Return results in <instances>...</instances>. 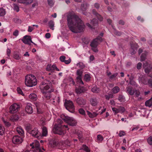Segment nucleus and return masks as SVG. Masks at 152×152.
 Instances as JSON below:
<instances>
[{
  "mask_svg": "<svg viewBox=\"0 0 152 152\" xmlns=\"http://www.w3.org/2000/svg\"><path fill=\"white\" fill-rule=\"evenodd\" d=\"M66 57L64 56H61L59 58V59L62 62H64L65 61Z\"/></svg>",
  "mask_w": 152,
  "mask_h": 152,
  "instance_id": "56",
  "label": "nucleus"
},
{
  "mask_svg": "<svg viewBox=\"0 0 152 152\" xmlns=\"http://www.w3.org/2000/svg\"><path fill=\"white\" fill-rule=\"evenodd\" d=\"M25 111L28 114H31L33 112V109L30 104H27L25 109Z\"/></svg>",
  "mask_w": 152,
  "mask_h": 152,
  "instance_id": "19",
  "label": "nucleus"
},
{
  "mask_svg": "<svg viewBox=\"0 0 152 152\" xmlns=\"http://www.w3.org/2000/svg\"><path fill=\"white\" fill-rule=\"evenodd\" d=\"M112 110L115 113V114H116L120 112V110L115 107L112 108Z\"/></svg>",
  "mask_w": 152,
  "mask_h": 152,
  "instance_id": "49",
  "label": "nucleus"
},
{
  "mask_svg": "<svg viewBox=\"0 0 152 152\" xmlns=\"http://www.w3.org/2000/svg\"><path fill=\"white\" fill-rule=\"evenodd\" d=\"M91 76L90 75L88 74H86L84 75V79L86 81H89L91 80Z\"/></svg>",
  "mask_w": 152,
  "mask_h": 152,
  "instance_id": "41",
  "label": "nucleus"
},
{
  "mask_svg": "<svg viewBox=\"0 0 152 152\" xmlns=\"http://www.w3.org/2000/svg\"><path fill=\"white\" fill-rule=\"evenodd\" d=\"M26 129L27 131H30L31 129V126L30 124L27 125L26 127Z\"/></svg>",
  "mask_w": 152,
  "mask_h": 152,
  "instance_id": "54",
  "label": "nucleus"
},
{
  "mask_svg": "<svg viewBox=\"0 0 152 152\" xmlns=\"http://www.w3.org/2000/svg\"><path fill=\"white\" fill-rule=\"evenodd\" d=\"M67 21L69 28L72 32L77 33L83 31L85 26L83 22L73 11L69 12Z\"/></svg>",
  "mask_w": 152,
  "mask_h": 152,
  "instance_id": "1",
  "label": "nucleus"
},
{
  "mask_svg": "<svg viewBox=\"0 0 152 152\" xmlns=\"http://www.w3.org/2000/svg\"><path fill=\"white\" fill-rule=\"evenodd\" d=\"M23 141V138L18 135H15L12 138V142L15 144H18L21 143Z\"/></svg>",
  "mask_w": 152,
  "mask_h": 152,
  "instance_id": "10",
  "label": "nucleus"
},
{
  "mask_svg": "<svg viewBox=\"0 0 152 152\" xmlns=\"http://www.w3.org/2000/svg\"><path fill=\"white\" fill-rule=\"evenodd\" d=\"M45 93V94L44 95V96L45 97V98L48 99H50V94L49 93Z\"/></svg>",
  "mask_w": 152,
  "mask_h": 152,
  "instance_id": "57",
  "label": "nucleus"
},
{
  "mask_svg": "<svg viewBox=\"0 0 152 152\" xmlns=\"http://www.w3.org/2000/svg\"><path fill=\"white\" fill-rule=\"evenodd\" d=\"M135 90L131 86H129L126 88L127 93L130 95H134Z\"/></svg>",
  "mask_w": 152,
  "mask_h": 152,
  "instance_id": "21",
  "label": "nucleus"
},
{
  "mask_svg": "<svg viewBox=\"0 0 152 152\" xmlns=\"http://www.w3.org/2000/svg\"><path fill=\"white\" fill-rule=\"evenodd\" d=\"M91 91L95 93H98L101 91L100 89L97 87H94L91 89Z\"/></svg>",
  "mask_w": 152,
  "mask_h": 152,
  "instance_id": "30",
  "label": "nucleus"
},
{
  "mask_svg": "<svg viewBox=\"0 0 152 152\" xmlns=\"http://www.w3.org/2000/svg\"><path fill=\"white\" fill-rule=\"evenodd\" d=\"M49 81L47 80L43 81L39 86V88L41 92L43 93H50L53 92V90L48 85Z\"/></svg>",
  "mask_w": 152,
  "mask_h": 152,
  "instance_id": "4",
  "label": "nucleus"
},
{
  "mask_svg": "<svg viewBox=\"0 0 152 152\" xmlns=\"http://www.w3.org/2000/svg\"><path fill=\"white\" fill-rule=\"evenodd\" d=\"M37 110L38 114L42 113L43 112L42 109L43 104L39 102H36L35 104Z\"/></svg>",
  "mask_w": 152,
  "mask_h": 152,
  "instance_id": "15",
  "label": "nucleus"
},
{
  "mask_svg": "<svg viewBox=\"0 0 152 152\" xmlns=\"http://www.w3.org/2000/svg\"><path fill=\"white\" fill-rule=\"evenodd\" d=\"M22 42L26 44L30 45L31 42H32L31 39H22Z\"/></svg>",
  "mask_w": 152,
  "mask_h": 152,
  "instance_id": "28",
  "label": "nucleus"
},
{
  "mask_svg": "<svg viewBox=\"0 0 152 152\" xmlns=\"http://www.w3.org/2000/svg\"><path fill=\"white\" fill-rule=\"evenodd\" d=\"M91 104L93 106H96L97 105L98 101L96 98H92L90 100Z\"/></svg>",
  "mask_w": 152,
  "mask_h": 152,
  "instance_id": "24",
  "label": "nucleus"
},
{
  "mask_svg": "<svg viewBox=\"0 0 152 152\" xmlns=\"http://www.w3.org/2000/svg\"><path fill=\"white\" fill-rule=\"evenodd\" d=\"M63 122L61 119H57V123L55 124L53 128V131L54 134L63 135L65 133L66 130H68V126L62 125Z\"/></svg>",
  "mask_w": 152,
  "mask_h": 152,
  "instance_id": "2",
  "label": "nucleus"
},
{
  "mask_svg": "<svg viewBox=\"0 0 152 152\" xmlns=\"http://www.w3.org/2000/svg\"><path fill=\"white\" fill-rule=\"evenodd\" d=\"M31 133L33 136L35 137H38L40 135V134L38 130L35 128L31 131Z\"/></svg>",
  "mask_w": 152,
  "mask_h": 152,
  "instance_id": "22",
  "label": "nucleus"
},
{
  "mask_svg": "<svg viewBox=\"0 0 152 152\" xmlns=\"http://www.w3.org/2000/svg\"><path fill=\"white\" fill-rule=\"evenodd\" d=\"M134 93L135 97H139L140 94V91L139 90H135Z\"/></svg>",
  "mask_w": 152,
  "mask_h": 152,
  "instance_id": "47",
  "label": "nucleus"
},
{
  "mask_svg": "<svg viewBox=\"0 0 152 152\" xmlns=\"http://www.w3.org/2000/svg\"><path fill=\"white\" fill-rule=\"evenodd\" d=\"M46 69L47 71L50 72H54L55 69L57 71H59L55 64H53L52 65L51 64H48Z\"/></svg>",
  "mask_w": 152,
  "mask_h": 152,
  "instance_id": "14",
  "label": "nucleus"
},
{
  "mask_svg": "<svg viewBox=\"0 0 152 152\" xmlns=\"http://www.w3.org/2000/svg\"><path fill=\"white\" fill-rule=\"evenodd\" d=\"M14 9L16 12H18L19 11V7L17 5L14 4Z\"/></svg>",
  "mask_w": 152,
  "mask_h": 152,
  "instance_id": "63",
  "label": "nucleus"
},
{
  "mask_svg": "<svg viewBox=\"0 0 152 152\" xmlns=\"http://www.w3.org/2000/svg\"><path fill=\"white\" fill-rule=\"evenodd\" d=\"M79 113L81 114L82 115H85V112L83 108H80L79 110Z\"/></svg>",
  "mask_w": 152,
  "mask_h": 152,
  "instance_id": "50",
  "label": "nucleus"
},
{
  "mask_svg": "<svg viewBox=\"0 0 152 152\" xmlns=\"http://www.w3.org/2000/svg\"><path fill=\"white\" fill-rule=\"evenodd\" d=\"M83 72V70L81 69H78L77 70L76 72V75L77 76L76 77V79L77 80L81 79Z\"/></svg>",
  "mask_w": 152,
  "mask_h": 152,
  "instance_id": "23",
  "label": "nucleus"
},
{
  "mask_svg": "<svg viewBox=\"0 0 152 152\" xmlns=\"http://www.w3.org/2000/svg\"><path fill=\"white\" fill-rule=\"evenodd\" d=\"M130 48L129 50L130 54L132 55H134L136 53L138 48L139 47V45L137 44L134 41H131L130 42Z\"/></svg>",
  "mask_w": 152,
  "mask_h": 152,
  "instance_id": "6",
  "label": "nucleus"
},
{
  "mask_svg": "<svg viewBox=\"0 0 152 152\" xmlns=\"http://www.w3.org/2000/svg\"><path fill=\"white\" fill-rule=\"evenodd\" d=\"M20 108V105L17 103L13 104L10 108L9 112L11 113H17Z\"/></svg>",
  "mask_w": 152,
  "mask_h": 152,
  "instance_id": "9",
  "label": "nucleus"
},
{
  "mask_svg": "<svg viewBox=\"0 0 152 152\" xmlns=\"http://www.w3.org/2000/svg\"><path fill=\"white\" fill-rule=\"evenodd\" d=\"M48 4L50 6H53L54 4V3L52 0H48Z\"/></svg>",
  "mask_w": 152,
  "mask_h": 152,
  "instance_id": "55",
  "label": "nucleus"
},
{
  "mask_svg": "<svg viewBox=\"0 0 152 152\" xmlns=\"http://www.w3.org/2000/svg\"><path fill=\"white\" fill-rule=\"evenodd\" d=\"M148 66L146 68H145L144 70L145 73L149 74L150 73H151L148 75V76L151 78L152 77V64H148V63L146 62L144 63L143 65V67Z\"/></svg>",
  "mask_w": 152,
  "mask_h": 152,
  "instance_id": "8",
  "label": "nucleus"
},
{
  "mask_svg": "<svg viewBox=\"0 0 152 152\" xmlns=\"http://www.w3.org/2000/svg\"><path fill=\"white\" fill-rule=\"evenodd\" d=\"M11 118L12 119L14 120V121H16L19 119V117L17 116V115H13Z\"/></svg>",
  "mask_w": 152,
  "mask_h": 152,
  "instance_id": "53",
  "label": "nucleus"
},
{
  "mask_svg": "<svg viewBox=\"0 0 152 152\" xmlns=\"http://www.w3.org/2000/svg\"><path fill=\"white\" fill-rule=\"evenodd\" d=\"M25 83L27 86L32 87L37 85V80L34 75H28L25 76Z\"/></svg>",
  "mask_w": 152,
  "mask_h": 152,
  "instance_id": "3",
  "label": "nucleus"
},
{
  "mask_svg": "<svg viewBox=\"0 0 152 152\" xmlns=\"http://www.w3.org/2000/svg\"><path fill=\"white\" fill-rule=\"evenodd\" d=\"M86 91V90L84 87L80 86H79L78 88H76L75 89V92L77 94L84 93Z\"/></svg>",
  "mask_w": 152,
  "mask_h": 152,
  "instance_id": "17",
  "label": "nucleus"
},
{
  "mask_svg": "<svg viewBox=\"0 0 152 152\" xmlns=\"http://www.w3.org/2000/svg\"><path fill=\"white\" fill-rule=\"evenodd\" d=\"M83 42L85 44H88L89 42L88 39H82Z\"/></svg>",
  "mask_w": 152,
  "mask_h": 152,
  "instance_id": "52",
  "label": "nucleus"
},
{
  "mask_svg": "<svg viewBox=\"0 0 152 152\" xmlns=\"http://www.w3.org/2000/svg\"><path fill=\"white\" fill-rule=\"evenodd\" d=\"M49 143L50 146L53 148H56L59 144L57 139L55 138L51 139L49 142Z\"/></svg>",
  "mask_w": 152,
  "mask_h": 152,
  "instance_id": "12",
  "label": "nucleus"
},
{
  "mask_svg": "<svg viewBox=\"0 0 152 152\" xmlns=\"http://www.w3.org/2000/svg\"><path fill=\"white\" fill-rule=\"evenodd\" d=\"M129 84L133 86H137V84L136 82L133 80H130Z\"/></svg>",
  "mask_w": 152,
  "mask_h": 152,
  "instance_id": "51",
  "label": "nucleus"
},
{
  "mask_svg": "<svg viewBox=\"0 0 152 152\" xmlns=\"http://www.w3.org/2000/svg\"><path fill=\"white\" fill-rule=\"evenodd\" d=\"M76 103L79 105H84L86 104V100L82 98H77L76 100Z\"/></svg>",
  "mask_w": 152,
  "mask_h": 152,
  "instance_id": "18",
  "label": "nucleus"
},
{
  "mask_svg": "<svg viewBox=\"0 0 152 152\" xmlns=\"http://www.w3.org/2000/svg\"><path fill=\"white\" fill-rule=\"evenodd\" d=\"M77 66H78L79 68L81 70L85 67V65L82 62H79L77 63Z\"/></svg>",
  "mask_w": 152,
  "mask_h": 152,
  "instance_id": "44",
  "label": "nucleus"
},
{
  "mask_svg": "<svg viewBox=\"0 0 152 152\" xmlns=\"http://www.w3.org/2000/svg\"><path fill=\"white\" fill-rule=\"evenodd\" d=\"M148 142L150 145H152V136H150L147 139Z\"/></svg>",
  "mask_w": 152,
  "mask_h": 152,
  "instance_id": "48",
  "label": "nucleus"
},
{
  "mask_svg": "<svg viewBox=\"0 0 152 152\" xmlns=\"http://www.w3.org/2000/svg\"><path fill=\"white\" fill-rule=\"evenodd\" d=\"M5 129L3 127L0 125V135H3Z\"/></svg>",
  "mask_w": 152,
  "mask_h": 152,
  "instance_id": "46",
  "label": "nucleus"
},
{
  "mask_svg": "<svg viewBox=\"0 0 152 152\" xmlns=\"http://www.w3.org/2000/svg\"><path fill=\"white\" fill-rule=\"evenodd\" d=\"M17 131L20 135L21 136L23 135L24 132L23 130L22 129L19 127H17Z\"/></svg>",
  "mask_w": 152,
  "mask_h": 152,
  "instance_id": "38",
  "label": "nucleus"
},
{
  "mask_svg": "<svg viewBox=\"0 0 152 152\" xmlns=\"http://www.w3.org/2000/svg\"><path fill=\"white\" fill-rule=\"evenodd\" d=\"M89 4L87 3H85L81 4V9L83 11V14L86 16L88 15L89 13L85 12L87 9Z\"/></svg>",
  "mask_w": 152,
  "mask_h": 152,
  "instance_id": "16",
  "label": "nucleus"
},
{
  "mask_svg": "<svg viewBox=\"0 0 152 152\" xmlns=\"http://www.w3.org/2000/svg\"><path fill=\"white\" fill-rule=\"evenodd\" d=\"M118 74L117 73H115L113 74V75H112L111 76H110V79H114V78H115L116 77V76H117Z\"/></svg>",
  "mask_w": 152,
  "mask_h": 152,
  "instance_id": "64",
  "label": "nucleus"
},
{
  "mask_svg": "<svg viewBox=\"0 0 152 152\" xmlns=\"http://www.w3.org/2000/svg\"><path fill=\"white\" fill-rule=\"evenodd\" d=\"M13 57L15 59L18 60L20 59L21 58V57L19 54L17 53L14 54L13 56Z\"/></svg>",
  "mask_w": 152,
  "mask_h": 152,
  "instance_id": "45",
  "label": "nucleus"
},
{
  "mask_svg": "<svg viewBox=\"0 0 152 152\" xmlns=\"http://www.w3.org/2000/svg\"><path fill=\"white\" fill-rule=\"evenodd\" d=\"M18 2L20 3H23L26 4L31 3L33 1V0H18Z\"/></svg>",
  "mask_w": 152,
  "mask_h": 152,
  "instance_id": "27",
  "label": "nucleus"
},
{
  "mask_svg": "<svg viewBox=\"0 0 152 152\" xmlns=\"http://www.w3.org/2000/svg\"><path fill=\"white\" fill-rule=\"evenodd\" d=\"M48 25L50 28L51 29L53 30L54 29V22L52 20H50L48 22Z\"/></svg>",
  "mask_w": 152,
  "mask_h": 152,
  "instance_id": "36",
  "label": "nucleus"
},
{
  "mask_svg": "<svg viewBox=\"0 0 152 152\" xmlns=\"http://www.w3.org/2000/svg\"><path fill=\"white\" fill-rule=\"evenodd\" d=\"M17 90L18 94H21L22 95H23V94L24 95V94L23 93L22 90L19 87L17 88Z\"/></svg>",
  "mask_w": 152,
  "mask_h": 152,
  "instance_id": "58",
  "label": "nucleus"
},
{
  "mask_svg": "<svg viewBox=\"0 0 152 152\" xmlns=\"http://www.w3.org/2000/svg\"><path fill=\"white\" fill-rule=\"evenodd\" d=\"M80 150H83L86 152H90V150L88 147L86 145L83 144L82 146V147L80 148Z\"/></svg>",
  "mask_w": 152,
  "mask_h": 152,
  "instance_id": "32",
  "label": "nucleus"
},
{
  "mask_svg": "<svg viewBox=\"0 0 152 152\" xmlns=\"http://www.w3.org/2000/svg\"><path fill=\"white\" fill-rule=\"evenodd\" d=\"M100 5L98 3H95L94 4V6L97 9H98L100 7Z\"/></svg>",
  "mask_w": 152,
  "mask_h": 152,
  "instance_id": "59",
  "label": "nucleus"
},
{
  "mask_svg": "<svg viewBox=\"0 0 152 152\" xmlns=\"http://www.w3.org/2000/svg\"><path fill=\"white\" fill-rule=\"evenodd\" d=\"M147 53H142L140 56V61H145L146 58Z\"/></svg>",
  "mask_w": 152,
  "mask_h": 152,
  "instance_id": "37",
  "label": "nucleus"
},
{
  "mask_svg": "<svg viewBox=\"0 0 152 152\" xmlns=\"http://www.w3.org/2000/svg\"><path fill=\"white\" fill-rule=\"evenodd\" d=\"M6 14L5 10L3 8H0V16H3Z\"/></svg>",
  "mask_w": 152,
  "mask_h": 152,
  "instance_id": "42",
  "label": "nucleus"
},
{
  "mask_svg": "<svg viewBox=\"0 0 152 152\" xmlns=\"http://www.w3.org/2000/svg\"><path fill=\"white\" fill-rule=\"evenodd\" d=\"M64 118L63 120L66 123L68 124L69 126H75L76 125L77 122L72 118L69 117L68 116H63Z\"/></svg>",
  "mask_w": 152,
  "mask_h": 152,
  "instance_id": "7",
  "label": "nucleus"
},
{
  "mask_svg": "<svg viewBox=\"0 0 152 152\" xmlns=\"http://www.w3.org/2000/svg\"><path fill=\"white\" fill-rule=\"evenodd\" d=\"M34 146L35 149L36 150L40 148L39 143L38 142H36V143L34 145Z\"/></svg>",
  "mask_w": 152,
  "mask_h": 152,
  "instance_id": "60",
  "label": "nucleus"
},
{
  "mask_svg": "<svg viewBox=\"0 0 152 152\" xmlns=\"http://www.w3.org/2000/svg\"><path fill=\"white\" fill-rule=\"evenodd\" d=\"M125 135V132L123 131H120L119 132V135L120 137H121Z\"/></svg>",
  "mask_w": 152,
  "mask_h": 152,
  "instance_id": "61",
  "label": "nucleus"
},
{
  "mask_svg": "<svg viewBox=\"0 0 152 152\" xmlns=\"http://www.w3.org/2000/svg\"><path fill=\"white\" fill-rule=\"evenodd\" d=\"M120 88L118 86H115L112 89V91L114 94H116L118 93L120 91Z\"/></svg>",
  "mask_w": 152,
  "mask_h": 152,
  "instance_id": "29",
  "label": "nucleus"
},
{
  "mask_svg": "<svg viewBox=\"0 0 152 152\" xmlns=\"http://www.w3.org/2000/svg\"><path fill=\"white\" fill-rule=\"evenodd\" d=\"M142 66V64L141 62L138 63L137 65V69H140L141 68Z\"/></svg>",
  "mask_w": 152,
  "mask_h": 152,
  "instance_id": "62",
  "label": "nucleus"
},
{
  "mask_svg": "<svg viewBox=\"0 0 152 152\" xmlns=\"http://www.w3.org/2000/svg\"><path fill=\"white\" fill-rule=\"evenodd\" d=\"M76 133L78 136L79 141L81 142L82 141L83 139L82 132L80 131H77L76 132Z\"/></svg>",
  "mask_w": 152,
  "mask_h": 152,
  "instance_id": "25",
  "label": "nucleus"
},
{
  "mask_svg": "<svg viewBox=\"0 0 152 152\" xmlns=\"http://www.w3.org/2000/svg\"><path fill=\"white\" fill-rule=\"evenodd\" d=\"M64 105L66 109L70 112L72 113L75 112V106L72 101L66 99Z\"/></svg>",
  "mask_w": 152,
  "mask_h": 152,
  "instance_id": "5",
  "label": "nucleus"
},
{
  "mask_svg": "<svg viewBox=\"0 0 152 152\" xmlns=\"http://www.w3.org/2000/svg\"><path fill=\"white\" fill-rule=\"evenodd\" d=\"M37 97V95L34 93L30 94L29 96V99L34 101L36 100Z\"/></svg>",
  "mask_w": 152,
  "mask_h": 152,
  "instance_id": "35",
  "label": "nucleus"
},
{
  "mask_svg": "<svg viewBox=\"0 0 152 152\" xmlns=\"http://www.w3.org/2000/svg\"><path fill=\"white\" fill-rule=\"evenodd\" d=\"M104 139V138L101 134H98L97 136V140L98 142H102Z\"/></svg>",
  "mask_w": 152,
  "mask_h": 152,
  "instance_id": "39",
  "label": "nucleus"
},
{
  "mask_svg": "<svg viewBox=\"0 0 152 152\" xmlns=\"http://www.w3.org/2000/svg\"><path fill=\"white\" fill-rule=\"evenodd\" d=\"M102 41V39H94L91 42L90 45L91 47H97Z\"/></svg>",
  "mask_w": 152,
  "mask_h": 152,
  "instance_id": "13",
  "label": "nucleus"
},
{
  "mask_svg": "<svg viewBox=\"0 0 152 152\" xmlns=\"http://www.w3.org/2000/svg\"><path fill=\"white\" fill-rule=\"evenodd\" d=\"M87 114L89 117L92 118L96 117L98 114L96 112H93L91 113L89 111H87Z\"/></svg>",
  "mask_w": 152,
  "mask_h": 152,
  "instance_id": "26",
  "label": "nucleus"
},
{
  "mask_svg": "<svg viewBox=\"0 0 152 152\" xmlns=\"http://www.w3.org/2000/svg\"><path fill=\"white\" fill-rule=\"evenodd\" d=\"M104 96L106 99L107 100H109L110 98H113V95L112 94H109L108 95H105Z\"/></svg>",
  "mask_w": 152,
  "mask_h": 152,
  "instance_id": "43",
  "label": "nucleus"
},
{
  "mask_svg": "<svg viewBox=\"0 0 152 152\" xmlns=\"http://www.w3.org/2000/svg\"><path fill=\"white\" fill-rule=\"evenodd\" d=\"M112 27L113 28L114 30V33L116 35H118V36H120L124 34L122 32H121L116 31V29H115V27L113 25H112Z\"/></svg>",
  "mask_w": 152,
  "mask_h": 152,
  "instance_id": "34",
  "label": "nucleus"
},
{
  "mask_svg": "<svg viewBox=\"0 0 152 152\" xmlns=\"http://www.w3.org/2000/svg\"><path fill=\"white\" fill-rule=\"evenodd\" d=\"M48 134V130L46 126H43L42 129V136H46Z\"/></svg>",
  "mask_w": 152,
  "mask_h": 152,
  "instance_id": "33",
  "label": "nucleus"
},
{
  "mask_svg": "<svg viewBox=\"0 0 152 152\" xmlns=\"http://www.w3.org/2000/svg\"><path fill=\"white\" fill-rule=\"evenodd\" d=\"M91 24L88 23L86 24V26L91 29L93 30L95 29V26L98 25V22L97 19H93L91 22Z\"/></svg>",
  "mask_w": 152,
  "mask_h": 152,
  "instance_id": "11",
  "label": "nucleus"
},
{
  "mask_svg": "<svg viewBox=\"0 0 152 152\" xmlns=\"http://www.w3.org/2000/svg\"><path fill=\"white\" fill-rule=\"evenodd\" d=\"M146 106L150 107L152 106V97L148 100L145 103Z\"/></svg>",
  "mask_w": 152,
  "mask_h": 152,
  "instance_id": "31",
  "label": "nucleus"
},
{
  "mask_svg": "<svg viewBox=\"0 0 152 152\" xmlns=\"http://www.w3.org/2000/svg\"><path fill=\"white\" fill-rule=\"evenodd\" d=\"M125 98L124 96L122 94H119L118 96V99L121 102L124 101L125 100Z\"/></svg>",
  "mask_w": 152,
  "mask_h": 152,
  "instance_id": "40",
  "label": "nucleus"
},
{
  "mask_svg": "<svg viewBox=\"0 0 152 152\" xmlns=\"http://www.w3.org/2000/svg\"><path fill=\"white\" fill-rule=\"evenodd\" d=\"M92 13L93 14L97 17L98 19L100 21H102L103 19V17L97 12L96 10L93 9L92 10Z\"/></svg>",
  "mask_w": 152,
  "mask_h": 152,
  "instance_id": "20",
  "label": "nucleus"
}]
</instances>
